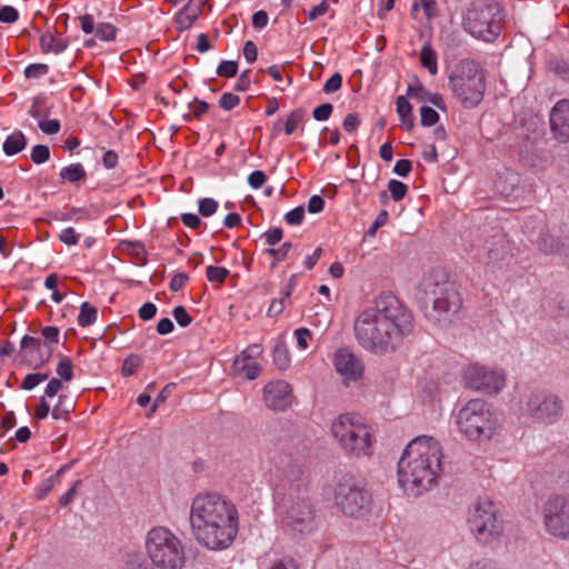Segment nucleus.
<instances>
[{"label": "nucleus", "instance_id": "1", "mask_svg": "<svg viewBox=\"0 0 569 569\" xmlns=\"http://www.w3.org/2000/svg\"><path fill=\"white\" fill-rule=\"evenodd\" d=\"M412 329L411 312L391 293L380 295L375 306L362 310L353 323L358 343L375 355L393 352Z\"/></svg>", "mask_w": 569, "mask_h": 569}, {"label": "nucleus", "instance_id": "2", "mask_svg": "<svg viewBox=\"0 0 569 569\" xmlns=\"http://www.w3.org/2000/svg\"><path fill=\"white\" fill-rule=\"evenodd\" d=\"M189 521L197 542L210 550H223L239 531L236 505L217 492L198 493L191 501Z\"/></svg>", "mask_w": 569, "mask_h": 569}, {"label": "nucleus", "instance_id": "3", "mask_svg": "<svg viewBox=\"0 0 569 569\" xmlns=\"http://www.w3.org/2000/svg\"><path fill=\"white\" fill-rule=\"evenodd\" d=\"M440 442L428 436L411 440L398 461V483L408 496L418 497L430 490L442 471Z\"/></svg>", "mask_w": 569, "mask_h": 569}, {"label": "nucleus", "instance_id": "4", "mask_svg": "<svg viewBox=\"0 0 569 569\" xmlns=\"http://www.w3.org/2000/svg\"><path fill=\"white\" fill-rule=\"evenodd\" d=\"M330 433L341 450L350 457H371L376 435L368 420L358 413H341L330 425Z\"/></svg>", "mask_w": 569, "mask_h": 569}, {"label": "nucleus", "instance_id": "5", "mask_svg": "<svg viewBox=\"0 0 569 569\" xmlns=\"http://www.w3.org/2000/svg\"><path fill=\"white\" fill-rule=\"evenodd\" d=\"M448 87L463 108L473 109L483 100L486 77L480 64L472 59H462L451 70Z\"/></svg>", "mask_w": 569, "mask_h": 569}, {"label": "nucleus", "instance_id": "6", "mask_svg": "<svg viewBox=\"0 0 569 569\" xmlns=\"http://www.w3.org/2000/svg\"><path fill=\"white\" fill-rule=\"evenodd\" d=\"M144 548L156 569H182L186 562L184 546L169 528L157 526L146 536Z\"/></svg>", "mask_w": 569, "mask_h": 569}, {"label": "nucleus", "instance_id": "7", "mask_svg": "<svg viewBox=\"0 0 569 569\" xmlns=\"http://www.w3.org/2000/svg\"><path fill=\"white\" fill-rule=\"evenodd\" d=\"M423 295L432 301L438 320H450L462 307V298L456 284L440 270L427 272L419 284Z\"/></svg>", "mask_w": 569, "mask_h": 569}, {"label": "nucleus", "instance_id": "8", "mask_svg": "<svg viewBox=\"0 0 569 569\" xmlns=\"http://www.w3.org/2000/svg\"><path fill=\"white\" fill-rule=\"evenodd\" d=\"M458 430L470 441H488L497 429V419L490 405L482 399H471L457 412Z\"/></svg>", "mask_w": 569, "mask_h": 569}, {"label": "nucleus", "instance_id": "9", "mask_svg": "<svg viewBox=\"0 0 569 569\" xmlns=\"http://www.w3.org/2000/svg\"><path fill=\"white\" fill-rule=\"evenodd\" d=\"M500 21V8L495 0H472L462 13L465 31L487 42L499 36Z\"/></svg>", "mask_w": 569, "mask_h": 569}, {"label": "nucleus", "instance_id": "10", "mask_svg": "<svg viewBox=\"0 0 569 569\" xmlns=\"http://www.w3.org/2000/svg\"><path fill=\"white\" fill-rule=\"evenodd\" d=\"M467 526L482 545H492L503 535L505 527L497 505L489 498H479L468 511Z\"/></svg>", "mask_w": 569, "mask_h": 569}, {"label": "nucleus", "instance_id": "11", "mask_svg": "<svg viewBox=\"0 0 569 569\" xmlns=\"http://www.w3.org/2000/svg\"><path fill=\"white\" fill-rule=\"evenodd\" d=\"M335 501L345 516L361 517L369 510L371 496L355 476L345 473L336 481Z\"/></svg>", "mask_w": 569, "mask_h": 569}, {"label": "nucleus", "instance_id": "12", "mask_svg": "<svg viewBox=\"0 0 569 569\" xmlns=\"http://www.w3.org/2000/svg\"><path fill=\"white\" fill-rule=\"evenodd\" d=\"M282 529L293 537L306 536L316 529V517L309 499L291 500L280 513Z\"/></svg>", "mask_w": 569, "mask_h": 569}, {"label": "nucleus", "instance_id": "13", "mask_svg": "<svg viewBox=\"0 0 569 569\" xmlns=\"http://www.w3.org/2000/svg\"><path fill=\"white\" fill-rule=\"evenodd\" d=\"M462 377L467 388L489 396L500 392L506 385V375L502 370L480 363L465 367Z\"/></svg>", "mask_w": 569, "mask_h": 569}, {"label": "nucleus", "instance_id": "14", "mask_svg": "<svg viewBox=\"0 0 569 569\" xmlns=\"http://www.w3.org/2000/svg\"><path fill=\"white\" fill-rule=\"evenodd\" d=\"M546 531L558 539H569V498L553 496L542 508Z\"/></svg>", "mask_w": 569, "mask_h": 569}, {"label": "nucleus", "instance_id": "15", "mask_svg": "<svg viewBox=\"0 0 569 569\" xmlns=\"http://www.w3.org/2000/svg\"><path fill=\"white\" fill-rule=\"evenodd\" d=\"M562 400L553 392L540 390L532 392L527 401L526 411L541 423H553L562 415Z\"/></svg>", "mask_w": 569, "mask_h": 569}, {"label": "nucleus", "instance_id": "16", "mask_svg": "<svg viewBox=\"0 0 569 569\" xmlns=\"http://www.w3.org/2000/svg\"><path fill=\"white\" fill-rule=\"evenodd\" d=\"M293 398L292 386L286 380H272L263 387V401L270 410H287L292 406Z\"/></svg>", "mask_w": 569, "mask_h": 569}, {"label": "nucleus", "instance_id": "17", "mask_svg": "<svg viewBox=\"0 0 569 569\" xmlns=\"http://www.w3.org/2000/svg\"><path fill=\"white\" fill-rule=\"evenodd\" d=\"M333 366L345 380L356 381L362 376L363 367L361 361L347 349L336 351Z\"/></svg>", "mask_w": 569, "mask_h": 569}, {"label": "nucleus", "instance_id": "18", "mask_svg": "<svg viewBox=\"0 0 569 569\" xmlns=\"http://www.w3.org/2000/svg\"><path fill=\"white\" fill-rule=\"evenodd\" d=\"M550 127L557 140H569V100L563 99L555 104L550 112Z\"/></svg>", "mask_w": 569, "mask_h": 569}, {"label": "nucleus", "instance_id": "19", "mask_svg": "<svg viewBox=\"0 0 569 569\" xmlns=\"http://www.w3.org/2000/svg\"><path fill=\"white\" fill-rule=\"evenodd\" d=\"M202 1L189 0L174 16V26L179 31H186L192 27L201 13Z\"/></svg>", "mask_w": 569, "mask_h": 569}, {"label": "nucleus", "instance_id": "20", "mask_svg": "<svg viewBox=\"0 0 569 569\" xmlns=\"http://www.w3.org/2000/svg\"><path fill=\"white\" fill-rule=\"evenodd\" d=\"M407 96L413 100H417L418 102H430L436 107H440L442 103L441 94L430 92L419 80H416L412 84H409L407 89Z\"/></svg>", "mask_w": 569, "mask_h": 569}, {"label": "nucleus", "instance_id": "21", "mask_svg": "<svg viewBox=\"0 0 569 569\" xmlns=\"http://www.w3.org/2000/svg\"><path fill=\"white\" fill-rule=\"evenodd\" d=\"M26 147L27 138L24 133L20 130H14L6 138L2 149L6 156L12 157L24 150Z\"/></svg>", "mask_w": 569, "mask_h": 569}, {"label": "nucleus", "instance_id": "22", "mask_svg": "<svg viewBox=\"0 0 569 569\" xmlns=\"http://www.w3.org/2000/svg\"><path fill=\"white\" fill-rule=\"evenodd\" d=\"M397 113L399 116L400 122L406 128V130L410 131L415 126V117L412 114V106L408 101L405 96H400L396 101Z\"/></svg>", "mask_w": 569, "mask_h": 569}, {"label": "nucleus", "instance_id": "23", "mask_svg": "<svg viewBox=\"0 0 569 569\" xmlns=\"http://www.w3.org/2000/svg\"><path fill=\"white\" fill-rule=\"evenodd\" d=\"M40 46L43 52H52L54 54L62 53L68 42L62 38H57L50 32H46L40 37Z\"/></svg>", "mask_w": 569, "mask_h": 569}, {"label": "nucleus", "instance_id": "24", "mask_svg": "<svg viewBox=\"0 0 569 569\" xmlns=\"http://www.w3.org/2000/svg\"><path fill=\"white\" fill-rule=\"evenodd\" d=\"M273 363L279 370H287L291 363V356L286 341L280 339L277 341L272 352Z\"/></svg>", "mask_w": 569, "mask_h": 569}, {"label": "nucleus", "instance_id": "25", "mask_svg": "<svg viewBox=\"0 0 569 569\" xmlns=\"http://www.w3.org/2000/svg\"><path fill=\"white\" fill-rule=\"evenodd\" d=\"M419 57L421 66L426 68L431 76H436L438 73V57L432 47L425 44L420 50Z\"/></svg>", "mask_w": 569, "mask_h": 569}, {"label": "nucleus", "instance_id": "26", "mask_svg": "<svg viewBox=\"0 0 569 569\" xmlns=\"http://www.w3.org/2000/svg\"><path fill=\"white\" fill-rule=\"evenodd\" d=\"M60 178L63 181L74 183L81 180H84L87 177L86 170L81 163H72L67 167H63L60 170Z\"/></svg>", "mask_w": 569, "mask_h": 569}, {"label": "nucleus", "instance_id": "27", "mask_svg": "<svg viewBox=\"0 0 569 569\" xmlns=\"http://www.w3.org/2000/svg\"><path fill=\"white\" fill-rule=\"evenodd\" d=\"M98 310L89 302H83L80 307V312L77 322L80 327L86 328L93 325L97 320Z\"/></svg>", "mask_w": 569, "mask_h": 569}, {"label": "nucleus", "instance_id": "28", "mask_svg": "<svg viewBox=\"0 0 569 569\" xmlns=\"http://www.w3.org/2000/svg\"><path fill=\"white\" fill-rule=\"evenodd\" d=\"M291 242H283L279 248H267L264 249V253L272 256L274 261L271 263V268L274 269L278 262L284 260L291 250Z\"/></svg>", "mask_w": 569, "mask_h": 569}, {"label": "nucleus", "instance_id": "29", "mask_svg": "<svg viewBox=\"0 0 569 569\" xmlns=\"http://www.w3.org/2000/svg\"><path fill=\"white\" fill-rule=\"evenodd\" d=\"M96 37L101 41H112L117 36V28L108 22H101L96 27Z\"/></svg>", "mask_w": 569, "mask_h": 569}, {"label": "nucleus", "instance_id": "30", "mask_svg": "<svg viewBox=\"0 0 569 569\" xmlns=\"http://www.w3.org/2000/svg\"><path fill=\"white\" fill-rule=\"evenodd\" d=\"M305 114L301 110H293L290 112V114L287 118L286 124H284V131L288 136L292 134L299 126L303 122Z\"/></svg>", "mask_w": 569, "mask_h": 569}, {"label": "nucleus", "instance_id": "31", "mask_svg": "<svg viewBox=\"0 0 569 569\" xmlns=\"http://www.w3.org/2000/svg\"><path fill=\"white\" fill-rule=\"evenodd\" d=\"M206 276L210 282L222 283L229 276V270L224 267L208 266L206 269Z\"/></svg>", "mask_w": 569, "mask_h": 569}, {"label": "nucleus", "instance_id": "32", "mask_svg": "<svg viewBox=\"0 0 569 569\" xmlns=\"http://www.w3.org/2000/svg\"><path fill=\"white\" fill-rule=\"evenodd\" d=\"M388 190L390 191L391 198L398 202L406 197L408 186L399 180L392 179L388 182Z\"/></svg>", "mask_w": 569, "mask_h": 569}, {"label": "nucleus", "instance_id": "33", "mask_svg": "<svg viewBox=\"0 0 569 569\" xmlns=\"http://www.w3.org/2000/svg\"><path fill=\"white\" fill-rule=\"evenodd\" d=\"M219 208L218 201L212 198H201L198 201V210L202 217H211Z\"/></svg>", "mask_w": 569, "mask_h": 569}, {"label": "nucleus", "instance_id": "34", "mask_svg": "<svg viewBox=\"0 0 569 569\" xmlns=\"http://www.w3.org/2000/svg\"><path fill=\"white\" fill-rule=\"evenodd\" d=\"M57 373L64 381L72 380L73 365H72V361L70 360V358L63 357L60 359V361L57 366Z\"/></svg>", "mask_w": 569, "mask_h": 569}, {"label": "nucleus", "instance_id": "35", "mask_svg": "<svg viewBox=\"0 0 569 569\" xmlns=\"http://www.w3.org/2000/svg\"><path fill=\"white\" fill-rule=\"evenodd\" d=\"M293 337L296 339L297 348L300 350H306L309 348V343L312 339V335L308 328H298L293 331Z\"/></svg>", "mask_w": 569, "mask_h": 569}, {"label": "nucleus", "instance_id": "36", "mask_svg": "<svg viewBox=\"0 0 569 569\" xmlns=\"http://www.w3.org/2000/svg\"><path fill=\"white\" fill-rule=\"evenodd\" d=\"M31 160L36 164H42L50 158V149L46 144H36L31 150Z\"/></svg>", "mask_w": 569, "mask_h": 569}, {"label": "nucleus", "instance_id": "37", "mask_svg": "<svg viewBox=\"0 0 569 569\" xmlns=\"http://www.w3.org/2000/svg\"><path fill=\"white\" fill-rule=\"evenodd\" d=\"M439 121L438 112L431 107L423 106L420 108V122L425 127H431Z\"/></svg>", "mask_w": 569, "mask_h": 569}, {"label": "nucleus", "instance_id": "38", "mask_svg": "<svg viewBox=\"0 0 569 569\" xmlns=\"http://www.w3.org/2000/svg\"><path fill=\"white\" fill-rule=\"evenodd\" d=\"M238 72V63L232 60H223L217 68V74L223 78H232Z\"/></svg>", "mask_w": 569, "mask_h": 569}, {"label": "nucleus", "instance_id": "39", "mask_svg": "<svg viewBox=\"0 0 569 569\" xmlns=\"http://www.w3.org/2000/svg\"><path fill=\"white\" fill-rule=\"evenodd\" d=\"M49 72L46 63H32L24 69V77L28 79H39Z\"/></svg>", "mask_w": 569, "mask_h": 569}, {"label": "nucleus", "instance_id": "40", "mask_svg": "<svg viewBox=\"0 0 569 569\" xmlns=\"http://www.w3.org/2000/svg\"><path fill=\"white\" fill-rule=\"evenodd\" d=\"M48 373H29L24 377L21 388L24 390H32L39 383L48 379Z\"/></svg>", "mask_w": 569, "mask_h": 569}, {"label": "nucleus", "instance_id": "41", "mask_svg": "<svg viewBox=\"0 0 569 569\" xmlns=\"http://www.w3.org/2000/svg\"><path fill=\"white\" fill-rule=\"evenodd\" d=\"M64 398L66 397H62L60 396L59 397V401L58 403L54 406V408L52 409L51 411V416L53 419L56 420H59V419H68L71 410H72V407L70 406H64Z\"/></svg>", "mask_w": 569, "mask_h": 569}, {"label": "nucleus", "instance_id": "42", "mask_svg": "<svg viewBox=\"0 0 569 569\" xmlns=\"http://www.w3.org/2000/svg\"><path fill=\"white\" fill-rule=\"evenodd\" d=\"M303 218L305 208L302 206H299L286 213L284 221L290 226H298L303 221Z\"/></svg>", "mask_w": 569, "mask_h": 569}, {"label": "nucleus", "instance_id": "43", "mask_svg": "<svg viewBox=\"0 0 569 569\" xmlns=\"http://www.w3.org/2000/svg\"><path fill=\"white\" fill-rule=\"evenodd\" d=\"M240 103V98L232 92H224L219 100V106L226 111L234 109Z\"/></svg>", "mask_w": 569, "mask_h": 569}, {"label": "nucleus", "instance_id": "44", "mask_svg": "<svg viewBox=\"0 0 569 569\" xmlns=\"http://www.w3.org/2000/svg\"><path fill=\"white\" fill-rule=\"evenodd\" d=\"M172 316H173L174 320L177 321V323L183 328L188 327L192 321L191 316L188 313L186 308L182 306L174 307L173 311H172Z\"/></svg>", "mask_w": 569, "mask_h": 569}, {"label": "nucleus", "instance_id": "45", "mask_svg": "<svg viewBox=\"0 0 569 569\" xmlns=\"http://www.w3.org/2000/svg\"><path fill=\"white\" fill-rule=\"evenodd\" d=\"M19 19V12L11 6H3L0 8V22L14 23Z\"/></svg>", "mask_w": 569, "mask_h": 569}, {"label": "nucleus", "instance_id": "46", "mask_svg": "<svg viewBox=\"0 0 569 569\" xmlns=\"http://www.w3.org/2000/svg\"><path fill=\"white\" fill-rule=\"evenodd\" d=\"M330 4L328 0H322L318 6L307 11L308 20L313 21L328 13Z\"/></svg>", "mask_w": 569, "mask_h": 569}, {"label": "nucleus", "instance_id": "47", "mask_svg": "<svg viewBox=\"0 0 569 569\" xmlns=\"http://www.w3.org/2000/svg\"><path fill=\"white\" fill-rule=\"evenodd\" d=\"M241 371L248 380H254L262 371V367L257 362H246L241 367Z\"/></svg>", "mask_w": 569, "mask_h": 569}, {"label": "nucleus", "instance_id": "48", "mask_svg": "<svg viewBox=\"0 0 569 569\" xmlns=\"http://www.w3.org/2000/svg\"><path fill=\"white\" fill-rule=\"evenodd\" d=\"M332 110L333 107L331 103H322L313 109L312 117L317 121H326L330 118Z\"/></svg>", "mask_w": 569, "mask_h": 569}, {"label": "nucleus", "instance_id": "49", "mask_svg": "<svg viewBox=\"0 0 569 569\" xmlns=\"http://www.w3.org/2000/svg\"><path fill=\"white\" fill-rule=\"evenodd\" d=\"M342 84V76L339 72L333 73L325 83L323 91L329 94L338 91Z\"/></svg>", "mask_w": 569, "mask_h": 569}, {"label": "nucleus", "instance_id": "50", "mask_svg": "<svg viewBox=\"0 0 569 569\" xmlns=\"http://www.w3.org/2000/svg\"><path fill=\"white\" fill-rule=\"evenodd\" d=\"M263 352V348L261 345L259 343H252L250 346L247 347V349H244L241 353V356L239 357V359L237 361H239L240 359L246 361V360H250V359H256L258 357H260Z\"/></svg>", "mask_w": 569, "mask_h": 569}, {"label": "nucleus", "instance_id": "51", "mask_svg": "<svg viewBox=\"0 0 569 569\" xmlns=\"http://www.w3.org/2000/svg\"><path fill=\"white\" fill-rule=\"evenodd\" d=\"M80 236L76 232L74 228L68 227L63 229L60 234L59 239L61 242L68 244V246H74L78 243Z\"/></svg>", "mask_w": 569, "mask_h": 569}, {"label": "nucleus", "instance_id": "52", "mask_svg": "<svg viewBox=\"0 0 569 569\" xmlns=\"http://www.w3.org/2000/svg\"><path fill=\"white\" fill-rule=\"evenodd\" d=\"M40 130L46 134H56L60 131V121L57 119H47L39 122Z\"/></svg>", "mask_w": 569, "mask_h": 569}, {"label": "nucleus", "instance_id": "53", "mask_svg": "<svg viewBox=\"0 0 569 569\" xmlns=\"http://www.w3.org/2000/svg\"><path fill=\"white\" fill-rule=\"evenodd\" d=\"M266 180H267V177H266L264 172L261 170H256V171L251 172L248 177V183L253 189L261 188L264 184Z\"/></svg>", "mask_w": 569, "mask_h": 569}, {"label": "nucleus", "instance_id": "54", "mask_svg": "<svg viewBox=\"0 0 569 569\" xmlns=\"http://www.w3.org/2000/svg\"><path fill=\"white\" fill-rule=\"evenodd\" d=\"M283 237L281 228H271L263 233V238L269 246L280 242Z\"/></svg>", "mask_w": 569, "mask_h": 569}, {"label": "nucleus", "instance_id": "55", "mask_svg": "<svg viewBox=\"0 0 569 569\" xmlns=\"http://www.w3.org/2000/svg\"><path fill=\"white\" fill-rule=\"evenodd\" d=\"M412 170V163L410 160L401 159L398 160L393 167V172L399 177H407Z\"/></svg>", "mask_w": 569, "mask_h": 569}, {"label": "nucleus", "instance_id": "56", "mask_svg": "<svg viewBox=\"0 0 569 569\" xmlns=\"http://www.w3.org/2000/svg\"><path fill=\"white\" fill-rule=\"evenodd\" d=\"M188 280L189 276L187 273L178 272L171 278L169 287L172 291L177 292L184 287Z\"/></svg>", "mask_w": 569, "mask_h": 569}, {"label": "nucleus", "instance_id": "57", "mask_svg": "<svg viewBox=\"0 0 569 569\" xmlns=\"http://www.w3.org/2000/svg\"><path fill=\"white\" fill-rule=\"evenodd\" d=\"M21 348L29 351L39 352L41 350V341L38 338L24 336L21 339Z\"/></svg>", "mask_w": 569, "mask_h": 569}, {"label": "nucleus", "instance_id": "58", "mask_svg": "<svg viewBox=\"0 0 569 569\" xmlns=\"http://www.w3.org/2000/svg\"><path fill=\"white\" fill-rule=\"evenodd\" d=\"M80 485L81 480L74 481L71 488L60 497L59 502L61 507H66L73 501Z\"/></svg>", "mask_w": 569, "mask_h": 569}, {"label": "nucleus", "instance_id": "59", "mask_svg": "<svg viewBox=\"0 0 569 569\" xmlns=\"http://www.w3.org/2000/svg\"><path fill=\"white\" fill-rule=\"evenodd\" d=\"M320 310L316 311L315 319L310 320L311 325L313 326H328L330 322V319L328 317L327 308L326 306L318 307Z\"/></svg>", "mask_w": 569, "mask_h": 569}, {"label": "nucleus", "instance_id": "60", "mask_svg": "<svg viewBox=\"0 0 569 569\" xmlns=\"http://www.w3.org/2000/svg\"><path fill=\"white\" fill-rule=\"evenodd\" d=\"M342 124H343V129L347 132L351 133L358 129V127L360 124V119L357 113H348L346 116V118L343 119Z\"/></svg>", "mask_w": 569, "mask_h": 569}, {"label": "nucleus", "instance_id": "61", "mask_svg": "<svg viewBox=\"0 0 569 569\" xmlns=\"http://www.w3.org/2000/svg\"><path fill=\"white\" fill-rule=\"evenodd\" d=\"M42 337L48 341V343H58L60 331L54 326H48L42 328L41 330Z\"/></svg>", "mask_w": 569, "mask_h": 569}, {"label": "nucleus", "instance_id": "62", "mask_svg": "<svg viewBox=\"0 0 569 569\" xmlns=\"http://www.w3.org/2000/svg\"><path fill=\"white\" fill-rule=\"evenodd\" d=\"M156 313H157V307L152 302H146L139 309V317L142 320H150L156 316Z\"/></svg>", "mask_w": 569, "mask_h": 569}, {"label": "nucleus", "instance_id": "63", "mask_svg": "<svg viewBox=\"0 0 569 569\" xmlns=\"http://www.w3.org/2000/svg\"><path fill=\"white\" fill-rule=\"evenodd\" d=\"M269 569H299L298 563L291 558L276 560Z\"/></svg>", "mask_w": 569, "mask_h": 569}, {"label": "nucleus", "instance_id": "64", "mask_svg": "<svg viewBox=\"0 0 569 569\" xmlns=\"http://www.w3.org/2000/svg\"><path fill=\"white\" fill-rule=\"evenodd\" d=\"M124 569H148L142 558L138 555L129 556Z\"/></svg>", "mask_w": 569, "mask_h": 569}]
</instances>
